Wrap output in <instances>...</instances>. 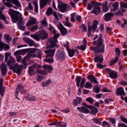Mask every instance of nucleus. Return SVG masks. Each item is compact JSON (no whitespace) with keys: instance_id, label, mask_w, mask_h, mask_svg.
Wrapping results in <instances>:
<instances>
[{"instance_id":"58836bf2","label":"nucleus","mask_w":127,"mask_h":127,"mask_svg":"<svg viewBox=\"0 0 127 127\" xmlns=\"http://www.w3.org/2000/svg\"><path fill=\"white\" fill-rule=\"evenodd\" d=\"M53 9L50 7H49L46 11V13L47 15L49 16L52 14L53 12Z\"/></svg>"},{"instance_id":"423d86ee","label":"nucleus","mask_w":127,"mask_h":127,"mask_svg":"<svg viewBox=\"0 0 127 127\" xmlns=\"http://www.w3.org/2000/svg\"><path fill=\"white\" fill-rule=\"evenodd\" d=\"M35 53H37L36 54L38 57H40L41 56V53L39 49H37L36 48H33L31 49L30 50V53L28 54L27 55V57L32 58H34L35 56L32 54Z\"/></svg>"},{"instance_id":"864d4df0","label":"nucleus","mask_w":127,"mask_h":127,"mask_svg":"<svg viewBox=\"0 0 127 127\" xmlns=\"http://www.w3.org/2000/svg\"><path fill=\"white\" fill-rule=\"evenodd\" d=\"M44 60L50 64L53 63L54 62L53 58L51 59L48 58L44 59Z\"/></svg>"},{"instance_id":"5fc2aeb1","label":"nucleus","mask_w":127,"mask_h":127,"mask_svg":"<svg viewBox=\"0 0 127 127\" xmlns=\"http://www.w3.org/2000/svg\"><path fill=\"white\" fill-rule=\"evenodd\" d=\"M2 11L0 10V19L3 20V19H5L6 17L4 16V15L2 14Z\"/></svg>"},{"instance_id":"412c9836","label":"nucleus","mask_w":127,"mask_h":127,"mask_svg":"<svg viewBox=\"0 0 127 127\" xmlns=\"http://www.w3.org/2000/svg\"><path fill=\"white\" fill-rule=\"evenodd\" d=\"M101 11V8L99 6L95 7L93 10L91 11V12L93 14L98 15Z\"/></svg>"},{"instance_id":"c03bdc74","label":"nucleus","mask_w":127,"mask_h":127,"mask_svg":"<svg viewBox=\"0 0 127 127\" xmlns=\"http://www.w3.org/2000/svg\"><path fill=\"white\" fill-rule=\"evenodd\" d=\"M86 82L85 79V78H83L82 79L80 84V87L81 88H83L84 84Z\"/></svg>"},{"instance_id":"c85d7f7f","label":"nucleus","mask_w":127,"mask_h":127,"mask_svg":"<svg viewBox=\"0 0 127 127\" xmlns=\"http://www.w3.org/2000/svg\"><path fill=\"white\" fill-rule=\"evenodd\" d=\"M42 67L45 69L47 70L49 73H50L53 69L52 67L50 65L45 64L43 65Z\"/></svg>"},{"instance_id":"f8f14e48","label":"nucleus","mask_w":127,"mask_h":127,"mask_svg":"<svg viewBox=\"0 0 127 127\" xmlns=\"http://www.w3.org/2000/svg\"><path fill=\"white\" fill-rule=\"evenodd\" d=\"M83 105L84 106L91 110L90 112L91 114L95 115L97 112V109L95 106L93 105H87L86 104H83Z\"/></svg>"},{"instance_id":"774afa93","label":"nucleus","mask_w":127,"mask_h":127,"mask_svg":"<svg viewBox=\"0 0 127 127\" xmlns=\"http://www.w3.org/2000/svg\"><path fill=\"white\" fill-rule=\"evenodd\" d=\"M123 53L124 56H126L127 55V49H126L123 50Z\"/></svg>"},{"instance_id":"bb28decb","label":"nucleus","mask_w":127,"mask_h":127,"mask_svg":"<svg viewBox=\"0 0 127 127\" xmlns=\"http://www.w3.org/2000/svg\"><path fill=\"white\" fill-rule=\"evenodd\" d=\"M59 29L62 35L64 36L66 35L68 32L67 30L64 28L63 26H61L59 27Z\"/></svg>"},{"instance_id":"7c9ffc66","label":"nucleus","mask_w":127,"mask_h":127,"mask_svg":"<svg viewBox=\"0 0 127 127\" xmlns=\"http://www.w3.org/2000/svg\"><path fill=\"white\" fill-rule=\"evenodd\" d=\"M41 39L43 40L48 37V35L44 31L42 32L41 33L39 34Z\"/></svg>"},{"instance_id":"6e6d98bb","label":"nucleus","mask_w":127,"mask_h":127,"mask_svg":"<svg viewBox=\"0 0 127 127\" xmlns=\"http://www.w3.org/2000/svg\"><path fill=\"white\" fill-rule=\"evenodd\" d=\"M86 100L90 103H93V101L94 100V99H92L91 97H89L86 98Z\"/></svg>"},{"instance_id":"69168bd1","label":"nucleus","mask_w":127,"mask_h":127,"mask_svg":"<svg viewBox=\"0 0 127 127\" xmlns=\"http://www.w3.org/2000/svg\"><path fill=\"white\" fill-rule=\"evenodd\" d=\"M97 67L99 69H102L103 68V65L100 64H97Z\"/></svg>"},{"instance_id":"bf43d9fd","label":"nucleus","mask_w":127,"mask_h":127,"mask_svg":"<svg viewBox=\"0 0 127 127\" xmlns=\"http://www.w3.org/2000/svg\"><path fill=\"white\" fill-rule=\"evenodd\" d=\"M93 120L94 121V122L95 123L97 124H101V122H100L98 119L96 118H94L93 119Z\"/></svg>"},{"instance_id":"4d7b16f0","label":"nucleus","mask_w":127,"mask_h":127,"mask_svg":"<svg viewBox=\"0 0 127 127\" xmlns=\"http://www.w3.org/2000/svg\"><path fill=\"white\" fill-rule=\"evenodd\" d=\"M81 45L80 46H77L78 48L79 49H80L81 50H84L85 49V45Z\"/></svg>"},{"instance_id":"4be33fe9","label":"nucleus","mask_w":127,"mask_h":127,"mask_svg":"<svg viewBox=\"0 0 127 127\" xmlns=\"http://www.w3.org/2000/svg\"><path fill=\"white\" fill-rule=\"evenodd\" d=\"M77 109L78 110H79V111L81 112L82 113L88 114L90 112V111L89 110L83 106L78 107L77 108Z\"/></svg>"},{"instance_id":"6e6552de","label":"nucleus","mask_w":127,"mask_h":127,"mask_svg":"<svg viewBox=\"0 0 127 127\" xmlns=\"http://www.w3.org/2000/svg\"><path fill=\"white\" fill-rule=\"evenodd\" d=\"M23 65H19L18 64L16 63L13 66H11L9 67L10 69H13V70L17 73L18 74H19L21 72L22 68H23Z\"/></svg>"},{"instance_id":"0e129e2a","label":"nucleus","mask_w":127,"mask_h":127,"mask_svg":"<svg viewBox=\"0 0 127 127\" xmlns=\"http://www.w3.org/2000/svg\"><path fill=\"white\" fill-rule=\"evenodd\" d=\"M123 20L124 21V23L122 25V27H124L125 26H127V20L125 19H123Z\"/></svg>"},{"instance_id":"a211bd4d","label":"nucleus","mask_w":127,"mask_h":127,"mask_svg":"<svg viewBox=\"0 0 127 127\" xmlns=\"http://www.w3.org/2000/svg\"><path fill=\"white\" fill-rule=\"evenodd\" d=\"M95 56L94 59V61L95 62H99L100 63H101L103 61V58L101 55H97L95 54Z\"/></svg>"},{"instance_id":"a19ab883","label":"nucleus","mask_w":127,"mask_h":127,"mask_svg":"<svg viewBox=\"0 0 127 127\" xmlns=\"http://www.w3.org/2000/svg\"><path fill=\"white\" fill-rule=\"evenodd\" d=\"M82 100V99L80 97H77L76 99L74 100L73 103H81Z\"/></svg>"},{"instance_id":"b1692460","label":"nucleus","mask_w":127,"mask_h":127,"mask_svg":"<svg viewBox=\"0 0 127 127\" xmlns=\"http://www.w3.org/2000/svg\"><path fill=\"white\" fill-rule=\"evenodd\" d=\"M21 54V51L19 50H18L14 53V55L16 56L17 61L18 62H19L22 60V57L19 55Z\"/></svg>"},{"instance_id":"4468645a","label":"nucleus","mask_w":127,"mask_h":127,"mask_svg":"<svg viewBox=\"0 0 127 127\" xmlns=\"http://www.w3.org/2000/svg\"><path fill=\"white\" fill-rule=\"evenodd\" d=\"M92 43L94 45H96L95 46H101L102 45H103L102 34H100V36L97 40L93 41Z\"/></svg>"},{"instance_id":"de8ad7c7","label":"nucleus","mask_w":127,"mask_h":127,"mask_svg":"<svg viewBox=\"0 0 127 127\" xmlns=\"http://www.w3.org/2000/svg\"><path fill=\"white\" fill-rule=\"evenodd\" d=\"M94 92L96 93H98L100 91V89L99 88L97 85H96L93 88Z\"/></svg>"},{"instance_id":"72a5a7b5","label":"nucleus","mask_w":127,"mask_h":127,"mask_svg":"<svg viewBox=\"0 0 127 127\" xmlns=\"http://www.w3.org/2000/svg\"><path fill=\"white\" fill-rule=\"evenodd\" d=\"M69 56L70 57H72L74 55L76 50L74 49H69L67 50Z\"/></svg>"},{"instance_id":"cd10ccee","label":"nucleus","mask_w":127,"mask_h":127,"mask_svg":"<svg viewBox=\"0 0 127 127\" xmlns=\"http://www.w3.org/2000/svg\"><path fill=\"white\" fill-rule=\"evenodd\" d=\"M87 78L92 83H95L97 84L98 83L95 77L93 76L90 75H89L87 76Z\"/></svg>"},{"instance_id":"9d476101","label":"nucleus","mask_w":127,"mask_h":127,"mask_svg":"<svg viewBox=\"0 0 127 127\" xmlns=\"http://www.w3.org/2000/svg\"><path fill=\"white\" fill-rule=\"evenodd\" d=\"M58 7L59 10L62 12H64L66 10L67 5L64 4L63 2L61 1H58Z\"/></svg>"},{"instance_id":"4c0bfd02","label":"nucleus","mask_w":127,"mask_h":127,"mask_svg":"<svg viewBox=\"0 0 127 127\" xmlns=\"http://www.w3.org/2000/svg\"><path fill=\"white\" fill-rule=\"evenodd\" d=\"M81 77L80 76H78L76 78L75 81L76 82V84L78 87H79L80 83L81 80Z\"/></svg>"},{"instance_id":"e2e57ef3","label":"nucleus","mask_w":127,"mask_h":127,"mask_svg":"<svg viewBox=\"0 0 127 127\" xmlns=\"http://www.w3.org/2000/svg\"><path fill=\"white\" fill-rule=\"evenodd\" d=\"M93 7V6L92 4H88L87 7V9L89 10H91Z\"/></svg>"},{"instance_id":"7ed1b4c3","label":"nucleus","mask_w":127,"mask_h":127,"mask_svg":"<svg viewBox=\"0 0 127 127\" xmlns=\"http://www.w3.org/2000/svg\"><path fill=\"white\" fill-rule=\"evenodd\" d=\"M10 53H6L5 54V61L6 62H7V64L8 66H13V64L15 63V59L11 56Z\"/></svg>"},{"instance_id":"6ab92c4d","label":"nucleus","mask_w":127,"mask_h":127,"mask_svg":"<svg viewBox=\"0 0 127 127\" xmlns=\"http://www.w3.org/2000/svg\"><path fill=\"white\" fill-rule=\"evenodd\" d=\"M116 92L115 93L117 95H120L121 96L125 95H126V93L124 92V90L123 88L121 87H120L116 89Z\"/></svg>"},{"instance_id":"338daca9","label":"nucleus","mask_w":127,"mask_h":127,"mask_svg":"<svg viewBox=\"0 0 127 127\" xmlns=\"http://www.w3.org/2000/svg\"><path fill=\"white\" fill-rule=\"evenodd\" d=\"M119 127H127V126L125 124L119 123L118 124Z\"/></svg>"},{"instance_id":"37998d69","label":"nucleus","mask_w":127,"mask_h":127,"mask_svg":"<svg viewBox=\"0 0 127 127\" xmlns=\"http://www.w3.org/2000/svg\"><path fill=\"white\" fill-rule=\"evenodd\" d=\"M119 57L118 56H116L115 57V60L111 62L110 64V65L112 66L115 63H116L118 60Z\"/></svg>"},{"instance_id":"39448f33","label":"nucleus","mask_w":127,"mask_h":127,"mask_svg":"<svg viewBox=\"0 0 127 127\" xmlns=\"http://www.w3.org/2000/svg\"><path fill=\"white\" fill-rule=\"evenodd\" d=\"M98 22L96 20H94L93 23L92 25L91 26H88V31L87 34L89 37L92 32V31L94 32L95 31L98 25Z\"/></svg>"},{"instance_id":"603ef678","label":"nucleus","mask_w":127,"mask_h":127,"mask_svg":"<svg viewBox=\"0 0 127 127\" xmlns=\"http://www.w3.org/2000/svg\"><path fill=\"white\" fill-rule=\"evenodd\" d=\"M121 8H125L127 9V3L121 2L120 3Z\"/></svg>"},{"instance_id":"79ce46f5","label":"nucleus","mask_w":127,"mask_h":127,"mask_svg":"<svg viewBox=\"0 0 127 127\" xmlns=\"http://www.w3.org/2000/svg\"><path fill=\"white\" fill-rule=\"evenodd\" d=\"M37 72L38 73L44 75H46L47 74V72L44 70L38 71Z\"/></svg>"},{"instance_id":"a878e982","label":"nucleus","mask_w":127,"mask_h":127,"mask_svg":"<svg viewBox=\"0 0 127 127\" xmlns=\"http://www.w3.org/2000/svg\"><path fill=\"white\" fill-rule=\"evenodd\" d=\"M108 2L105 1L103 3L102 7V11L103 12H106L108 11L109 9V7L107 6Z\"/></svg>"},{"instance_id":"2eb2a0df","label":"nucleus","mask_w":127,"mask_h":127,"mask_svg":"<svg viewBox=\"0 0 127 127\" xmlns=\"http://www.w3.org/2000/svg\"><path fill=\"white\" fill-rule=\"evenodd\" d=\"M56 49H50L45 51V53L47 54L46 55V57L47 58L48 57H52L54 55Z\"/></svg>"},{"instance_id":"09e8293b","label":"nucleus","mask_w":127,"mask_h":127,"mask_svg":"<svg viewBox=\"0 0 127 127\" xmlns=\"http://www.w3.org/2000/svg\"><path fill=\"white\" fill-rule=\"evenodd\" d=\"M38 26L36 25L33 26L32 27L30 28L29 29L32 31H35L37 29Z\"/></svg>"},{"instance_id":"f03ea898","label":"nucleus","mask_w":127,"mask_h":127,"mask_svg":"<svg viewBox=\"0 0 127 127\" xmlns=\"http://www.w3.org/2000/svg\"><path fill=\"white\" fill-rule=\"evenodd\" d=\"M60 36V33H56L54 34V36L53 38H49L48 42L50 43V45L47 46V48H52L55 47L57 45L56 43L58 42L57 38L58 37Z\"/></svg>"},{"instance_id":"aec40b11","label":"nucleus","mask_w":127,"mask_h":127,"mask_svg":"<svg viewBox=\"0 0 127 127\" xmlns=\"http://www.w3.org/2000/svg\"><path fill=\"white\" fill-rule=\"evenodd\" d=\"M16 90V91L15 94L16 97L17 99H19V98L17 97L18 94L20 91H22L24 90V87L21 84H19L17 86Z\"/></svg>"},{"instance_id":"0eeeda50","label":"nucleus","mask_w":127,"mask_h":127,"mask_svg":"<svg viewBox=\"0 0 127 127\" xmlns=\"http://www.w3.org/2000/svg\"><path fill=\"white\" fill-rule=\"evenodd\" d=\"M91 51H94V53H103L105 51V46L102 45L101 46H92L90 48Z\"/></svg>"},{"instance_id":"ea45409f","label":"nucleus","mask_w":127,"mask_h":127,"mask_svg":"<svg viewBox=\"0 0 127 127\" xmlns=\"http://www.w3.org/2000/svg\"><path fill=\"white\" fill-rule=\"evenodd\" d=\"M31 36L37 41H39L41 39L39 34L36 35H31Z\"/></svg>"},{"instance_id":"473e14b6","label":"nucleus","mask_w":127,"mask_h":127,"mask_svg":"<svg viewBox=\"0 0 127 127\" xmlns=\"http://www.w3.org/2000/svg\"><path fill=\"white\" fill-rule=\"evenodd\" d=\"M4 38L6 40L8 43L9 44L12 40V38L11 36L8 34L4 35Z\"/></svg>"},{"instance_id":"9b49d317","label":"nucleus","mask_w":127,"mask_h":127,"mask_svg":"<svg viewBox=\"0 0 127 127\" xmlns=\"http://www.w3.org/2000/svg\"><path fill=\"white\" fill-rule=\"evenodd\" d=\"M2 37V34L0 33V51L2 50L3 48L5 51L8 50L9 49L10 46L8 45L1 41Z\"/></svg>"},{"instance_id":"3c124183","label":"nucleus","mask_w":127,"mask_h":127,"mask_svg":"<svg viewBox=\"0 0 127 127\" xmlns=\"http://www.w3.org/2000/svg\"><path fill=\"white\" fill-rule=\"evenodd\" d=\"M6 1V0H4V1H3L5 5L9 7H11L13 6V5L11 3L8 2H5Z\"/></svg>"},{"instance_id":"680f3d73","label":"nucleus","mask_w":127,"mask_h":127,"mask_svg":"<svg viewBox=\"0 0 127 127\" xmlns=\"http://www.w3.org/2000/svg\"><path fill=\"white\" fill-rule=\"evenodd\" d=\"M121 120L123 122L126 123L127 124V119L125 118L122 116L121 117Z\"/></svg>"},{"instance_id":"c756f323","label":"nucleus","mask_w":127,"mask_h":127,"mask_svg":"<svg viewBox=\"0 0 127 127\" xmlns=\"http://www.w3.org/2000/svg\"><path fill=\"white\" fill-rule=\"evenodd\" d=\"M65 53L63 52H60V53L56 55V58H58L60 60H64L65 58Z\"/></svg>"},{"instance_id":"5701e85b","label":"nucleus","mask_w":127,"mask_h":127,"mask_svg":"<svg viewBox=\"0 0 127 127\" xmlns=\"http://www.w3.org/2000/svg\"><path fill=\"white\" fill-rule=\"evenodd\" d=\"M51 0H40L39 2L40 8L42 9L47 4L48 2L49 3Z\"/></svg>"},{"instance_id":"a18cd8bd","label":"nucleus","mask_w":127,"mask_h":127,"mask_svg":"<svg viewBox=\"0 0 127 127\" xmlns=\"http://www.w3.org/2000/svg\"><path fill=\"white\" fill-rule=\"evenodd\" d=\"M4 91V87H3V86H0V94L2 97L3 96V94Z\"/></svg>"},{"instance_id":"f257e3e1","label":"nucleus","mask_w":127,"mask_h":127,"mask_svg":"<svg viewBox=\"0 0 127 127\" xmlns=\"http://www.w3.org/2000/svg\"><path fill=\"white\" fill-rule=\"evenodd\" d=\"M10 11L8 12V14L12 18L13 22L16 23L19 20L18 23V27L22 31H24L25 27L24 26V23L23 22V18L21 14L19 12L15 11L11 9H9Z\"/></svg>"},{"instance_id":"dca6fc26","label":"nucleus","mask_w":127,"mask_h":127,"mask_svg":"<svg viewBox=\"0 0 127 127\" xmlns=\"http://www.w3.org/2000/svg\"><path fill=\"white\" fill-rule=\"evenodd\" d=\"M114 15V14L111 13H106L104 15V20L107 22L111 21Z\"/></svg>"},{"instance_id":"e433bc0d","label":"nucleus","mask_w":127,"mask_h":127,"mask_svg":"<svg viewBox=\"0 0 127 127\" xmlns=\"http://www.w3.org/2000/svg\"><path fill=\"white\" fill-rule=\"evenodd\" d=\"M119 5V2L117 1L115 2V3L112 4L113 9L114 10H116L118 9Z\"/></svg>"},{"instance_id":"052dcab7","label":"nucleus","mask_w":127,"mask_h":127,"mask_svg":"<svg viewBox=\"0 0 127 127\" xmlns=\"http://www.w3.org/2000/svg\"><path fill=\"white\" fill-rule=\"evenodd\" d=\"M43 79L42 76L38 75L37 78V80L39 82H41Z\"/></svg>"},{"instance_id":"13d9d810","label":"nucleus","mask_w":127,"mask_h":127,"mask_svg":"<svg viewBox=\"0 0 127 127\" xmlns=\"http://www.w3.org/2000/svg\"><path fill=\"white\" fill-rule=\"evenodd\" d=\"M75 18L78 22H80L81 20V16L79 15H77L75 17Z\"/></svg>"},{"instance_id":"393cba45","label":"nucleus","mask_w":127,"mask_h":127,"mask_svg":"<svg viewBox=\"0 0 127 127\" xmlns=\"http://www.w3.org/2000/svg\"><path fill=\"white\" fill-rule=\"evenodd\" d=\"M36 19L33 17H31L30 20L27 23L26 25L28 27H29L32 24H35L36 23Z\"/></svg>"},{"instance_id":"2f4dec72","label":"nucleus","mask_w":127,"mask_h":127,"mask_svg":"<svg viewBox=\"0 0 127 127\" xmlns=\"http://www.w3.org/2000/svg\"><path fill=\"white\" fill-rule=\"evenodd\" d=\"M53 16H54L55 17L54 19V22L55 24H56L58 22L59 19V18L55 11H53Z\"/></svg>"},{"instance_id":"49530a36","label":"nucleus","mask_w":127,"mask_h":127,"mask_svg":"<svg viewBox=\"0 0 127 127\" xmlns=\"http://www.w3.org/2000/svg\"><path fill=\"white\" fill-rule=\"evenodd\" d=\"M115 52L116 55H117V56H118L119 57V56H120L121 52L119 48H116Z\"/></svg>"},{"instance_id":"ddd939ff","label":"nucleus","mask_w":127,"mask_h":127,"mask_svg":"<svg viewBox=\"0 0 127 127\" xmlns=\"http://www.w3.org/2000/svg\"><path fill=\"white\" fill-rule=\"evenodd\" d=\"M0 70L2 76H5L7 74V69L6 65L4 63H2L0 65Z\"/></svg>"},{"instance_id":"c9c22d12","label":"nucleus","mask_w":127,"mask_h":127,"mask_svg":"<svg viewBox=\"0 0 127 127\" xmlns=\"http://www.w3.org/2000/svg\"><path fill=\"white\" fill-rule=\"evenodd\" d=\"M30 58V57H27V56L25 57H24L23 60L22 61V63L25 66V67L24 68L26 69L27 68V67L28 66V64L26 63V60L27 59H28Z\"/></svg>"},{"instance_id":"8fccbe9b","label":"nucleus","mask_w":127,"mask_h":127,"mask_svg":"<svg viewBox=\"0 0 127 127\" xmlns=\"http://www.w3.org/2000/svg\"><path fill=\"white\" fill-rule=\"evenodd\" d=\"M91 87H93L92 84L89 82H87L85 84V88H89Z\"/></svg>"},{"instance_id":"20e7f679","label":"nucleus","mask_w":127,"mask_h":127,"mask_svg":"<svg viewBox=\"0 0 127 127\" xmlns=\"http://www.w3.org/2000/svg\"><path fill=\"white\" fill-rule=\"evenodd\" d=\"M41 67V66L36 63L33 64L32 66L29 67L28 73L30 76L33 75L35 73V69L38 70Z\"/></svg>"},{"instance_id":"1a4fd4ad","label":"nucleus","mask_w":127,"mask_h":127,"mask_svg":"<svg viewBox=\"0 0 127 127\" xmlns=\"http://www.w3.org/2000/svg\"><path fill=\"white\" fill-rule=\"evenodd\" d=\"M105 71L109 74V77L112 79H117L118 76L116 72L113 70L107 68L105 69Z\"/></svg>"},{"instance_id":"f3484780","label":"nucleus","mask_w":127,"mask_h":127,"mask_svg":"<svg viewBox=\"0 0 127 127\" xmlns=\"http://www.w3.org/2000/svg\"><path fill=\"white\" fill-rule=\"evenodd\" d=\"M23 39L25 42L29 44L30 46H32L35 44V42L29 38L24 37L23 38Z\"/></svg>"},{"instance_id":"f704fd0d","label":"nucleus","mask_w":127,"mask_h":127,"mask_svg":"<svg viewBox=\"0 0 127 127\" xmlns=\"http://www.w3.org/2000/svg\"><path fill=\"white\" fill-rule=\"evenodd\" d=\"M51 83V81L50 79L46 81H45L41 83V85L43 87H45Z\"/></svg>"}]
</instances>
